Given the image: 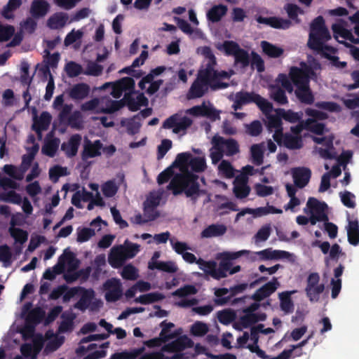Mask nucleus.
Returning a JSON list of instances; mask_svg holds the SVG:
<instances>
[{"mask_svg": "<svg viewBox=\"0 0 359 359\" xmlns=\"http://www.w3.org/2000/svg\"><path fill=\"white\" fill-rule=\"evenodd\" d=\"M170 180H171L167 186V189L172 191L175 196L184 192L187 197L191 198L194 202H196L201 195L205 194V191L200 189L198 176L192 172H187L174 175L172 168L168 167L158 175L157 182L158 184H163Z\"/></svg>", "mask_w": 359, "mask_h": 359, "instance_id": "1", "label": "nucleus"}, {"mask_svg": "<svg viewBox=\"0 0 359 359\" xmlns=\"http://www.w3.org/2000/svg\"><path fill=\"white\" fill-rule=\"evenodd\" d=\"M203 53L207 60V63L205 68L199 69L196 77L211 88V85L216 80V70L215 69L217 64L216 58L210 46H204Z\"/></svg>", "mask_w": 359, "mask_h": 359, "instance_id": "2", "label": "nucleus"}, {"mask_svg": "<svg viewBox=\"0 0 359 359\" xmlns=\"http://www.w3.org/2000/svg\"><path fill=\"white\" fill-rule=\"evenodd\" d=\"M331 39V35L325 27L321 16L316 18L311 24L309 41L307 45H323Z\"/></svg>", "mask_w": 359, "mask_h": 359, "instance_id": "3", "label": "nucleus"}, {"mask_svg": "<svg viewBox=\"0 0 359 359\" xmlns=\"http://www.w3.org/2000/svg\"><path fill=\"white\" fill-rule=\"evenodd\" d=\"M300 67H292L289 72L290 79L296 88L309 85L310 79L316 76L315 72L305 62H301Z\"/></svg>", "mask_w": 359, "mask_h": 359, "instance_id": "4", "label": "nucleus"}, {"mask_svg": "<svg viewBox=\"0 0 359 359\" xmlns=\"http://www.w3.org/2000/svg\"><path fill=\"white\" fill-rule=\"evenodd\" d=\"M307 207L310 210L311 216L309 222L311 225H316L318 222H327L329 217L326 213L327 205L325 202H320L318 199L311 197L309 198Z\"/></svg>", "mask_w": 359, "mask_h": 359, "instance_id": "5", "label": "nucleus"}, {"mask_svg": "<svg viewBox=\"0 0 359 359\" xmlns=\"http://www.w3.org/2000/svg\"><path fill=\"white\" fill-rule=\"evenodd\" d=\"M320 276L318 273H311L306 280L305 292L311 302H317L320 299V295L325 290L323 283L319 284Z\"/></svg>", "mask_w": 359, "mask_h": 359, "instance_id": "6", "label": "nucleus"}, {"mask_svg": "<svg viewBox=\"0 0 359 359\" xmlns=\"http://www.w3.org/2000/svg\"><path fill=\"white\" fill-rule=\"evenodd\" d=\"M354 29L357 37H355L350 30L345 29L341 25L334 24L332 25L335 39L339 43H344V45H349L348 43H359V25H355Z\"/></svg>", "mask_w": 359, "mask_h": 359, "instance_id": "7", "label": "nucleus"}, {"mask_svg": "<svg viewBox=\"0 0 359 359\" xmlns=\"http://www.w3.org/2000/svg\"><path fill=\"white\" fill-rule=\"evenodd\" d=\"M273 139L279 145H283L289 149H299L303 147L302 137L294 136L289 133H275Z\"/></svg>", "mask_w": 359, "mask_h": 359, "instance_id": "8", "label": "nucleus"}, {"mask_svg": "<svg viewBox=\"0 0 359 359\" xmlns=\"http://www.w3.org/2000/svg\"><path fill=\"white\" fill-rule=\"evenodd\" d=\"M107 290L105 299L109 302H115L122 296V289L120 281L116 278L109 279L104 283Z\"/></svg>", "mask_w": 359, "mask_h": 359, "instance_id": "9", "label": "nucleus"}, {"mask_svg": "<svg viewBox=\"0 0 359 359\" xmlns=\"http://www.w3.org/2000/svg\"><path fill=\"white\" fill-rule=\"evenodd\" d=\"M313 50L316 54L320 55L322 57L330 60L333 65L341 68L346 67V62H339V57L332 55L335 54L337 49L334 46H309Z\"/></svg>", "mask_w": 359, "mask_h": 359, "instance_id": "10", "label": "nucleus"}, {"mask_svg": "<svg viewBox=\"0 0 359 359\" xmlns=\"http://www.w3.org/2000/svg\"><path fill=\"white\" fill-rule=\"evenodd\" d=\"M279 285L280 283L278 280V278L273 277L271 281L266 283L260 288L257 290L251 296V299L255 302H260L275 292Z\"/></svg>", "mask_w": 359, "mask_h": 359, "instance_id": "11", "label": "nucleus"}, {"mask_svg": "<svg viewBox=\"0 0 359 359\" xmlns=\"http://www.w3.org/2000/svg\"><path fill=\"white\" fill-rule=\"evenodd\" d=\"M294 185L302 189L309 182L311 177V170L306 167H297L291 170Z\"/></svg>", "mask_w": 359, "mask_h": 359, "instance_id": "12", "label": "nucleus"}, {"mask_svg": "<svg viewBox=\"0 0 359 359\" xmlns=\"http://www.w3.org/2000/svg\"><path fill=\"white\" fill-rule=\"evenodd\" d=\"M214 142H217L218 144L224 151L226 156H233L240 152V147L238 142L233 138L225 139L219 135L213 137Z\"/></svg>", "mask_w": 359, "mask_h": 359, "instance_id": "13", "label": "nucleus"}, {"mask_svg": "<svg viewBox=\"0 0 359 359\" xmlns=\"http://www.w3.org/2000/svg\"><path fill=\"white\" fill-rule=\"evenodd\" d=\"M45 311L40 307H36L31 310L25 319L24 332L33 334L34 325L41 322L45 317Z\"/></svg>", "mask_w": 359, "mask_h": 359, "instance_id": "14", "label": "nucleus"}, {"mask_svg": "<svg viewBox=\"0 0 359 359\" xmlns=\"http://www.w3.org/2000/svg\"><path fill=\"white\" fill-rule=\"evenodd\" d=\"M193 346L194 341L188 337L183 336L165 344L162 347V351L167 353L181 352L186 348H191Z\"/></svg>", "mask_w": 359, "mask_h": 359, "instance_id": "15", "label": "nucleus"}, {"mask_svg": "<svg viewBox=\"0 0 359 359\" xmlns=\"http://www.w3.org/2000/svg\"><path fill=\"white\" fill-rule=\"evenodd\" d=\"M248 177L244 175L236 176L233 180V192L237 198H246L250 192V187L248 185Z\"/></svg>", "mask_w": 359, "mask_h": 359, "instance_id": "16", "label": "nucleus"}, {"mask_svg": "<svg viewBox=\"0 0 359 359\" xmlns=\"http://www.w3.org/2000/svg\"><path fill=\"white\" fill-rule=\"evenodd\" d=\"M219 49L224 48L226 53L234 56L236 63L241 64L243 68L250 65V56L248 53L240 48V46H217Z\"/></svg>", "mask_w": 359, "mask_h": 359, "instance_id": "17", "label": "nucleus"}, {"mask_svg": "<svg viewBox=\"0 0 359 359\" xmlns=\"http://www.w3.org/2000/svg\"><path fill=\"white\" fill-rule=\"evenodd\" d=\"M102 149V143L100 140L92 142L89 140L85 141L83 149L81 153L83 161H87L90 158L97 157L101 155L100 150Z\"/></svg>", "mask_w": 359, "mask_h": 359, "instance_id": "18", "label": "nucleus"}, {"mask_svg": "<svg viewBox=\"0 0 359 359\" xmlns=\"http://www.w3.org/2000/svg\"><path fill=\"white\" fill-rule=\"evenodd\" d=\"M123 102L130 111H137L141 106H147L149 101L142 93H140L136 99L131 93H126L123 97Z\"/></svg>", "mask_w": 359, "mask_h": 359, "instance_id": "19", "label": "nucleus"}, {"mask_svg": "<svg viewBox=\"0 0 359 359\" xmlns=\"http://www.w3.org/2000/svg\"><path fill=\"white\" fill-rule=\"evenodd\" d=\"M81 136L79 134L72 135L67 142H63L61 150L65 152L67 157L72 158L76 155L81 144Z\"/></svg>", "mask_w": 359, "mask_h": 359, "instance_id": "20", "label": "nucleus"}, {"mask_svg": "<svg viewBox=\"0 0 359 359\" xmlns=\"http://www.w3.org/2000/svg\"><path fill=\"white\" fill-rule=\"evenodd\" d=\"M257 94L252 92L249 93L247 91H240L236 93L234 102L232 105V108L237 111L241 109L243 105L248 104L249 103L255 102V97Z\"/></svg>", "mask_w": 359, "mask_h": 359, "instance_id": "21", "label": "nucleus"}, {"mask_svg": "<svg viewBox=\"0 0 359 359\" xmlns=\"http://www.w3.org/2000/svg\"><path fill=\"white\" fill-rule=\"evenodd\" d=\"M209 86L198 78H196L188 93V99H196L203 97L208 90Z\"/></svg>", "mask_w": 359, "mask_h": 359, "instance_id": "22", "label": "nucleus"}, {"mask_svg": "<svg viewBox=\"0 0 359 359\" xmlns=\"http://www.w3.org/2000/svg\"><path fill=\"white\" fill-rule=\"evenodd\" d=\"M90 86L85 83H79L74 85L68 91L70 98L74 100H82L89 95Z\"/></svg>", "mask_w": 359, "mask_h": 359, "instance_id": "23", "label": "nucleus"}, {"mask_svg": "<svg viewBox=\"0 0 359 359\" xmlns=\"http://www.w3.org/2000/svg\"><path fill=\"white\" fill-rule=\"evenodd\" d=\"M51 119L52 116L48 112L43 111L39 118L34 120L32 129L40 138L41 137L42 131L46 130L49 128Z\"/></svg>", "mask_w": 359, "mask_h": 359, "instance_id": "24", "label": "nucleus"}, {"mask_svg": "<svg viewBox=\"0 0 359 359\" xmlns=\"http://www.w3.org/2000/svg\"><path fill=\"white\" fill-rule=\"evenodd\" d=\"M79 292L81 293V297L74 305V307L81 311H85L90 306L92 299L94 298L95 292L92 289H86L82 287Z\"/></svg>", "mask_w": 359, "mask_h": 359, "instance_id": "25", "label": "nucleus"}, {"mask_svg": "<svg viewBox=\"0 0 359 359\" xmlns=\"http://www.w3.org/2000/svg\"><path fill=\"white\" fill-rule=\"evenodd\" d=\"M248 253L249 251L245 250L234 252H224L222 255L223 258L222 260L219 262V267L222 270L223 272L226 273L227 271H230L231 267L232 266L231 260L238 259L242 255H248Z\"/></svg>", "mask_w": 359, "mask_h": 359, "instance_id": "26", "label": "nucleus"}, {"mask_svg": "<svg viewBox=\"0 0 359 359\" xmlns=\"http://www.w3.org/2000/svg\"><path fill=\"white\" fill-rule=\"evenodd\" d=\"M126 260V258L120 246L111 248L108 256V262L113 268L118 269L122 266Z\"/></svg>", "mask_w": 359, "mask_h": 359, "instance_id": "27", "label": "nucleus"}, {"mask_svg": "<svg viewBox=\"0 0 359 359\" xmlns=\"http://www.w3.org/2000/svg\"><path fill=\"white\" fill-rule=\"evenodd\" d=\"M295 291H285L278 294L280 309L285 313L289 314L294 311V306L291 295Z\"/></svg>", "mask_w": 359, "mask_h": 359, "instance_id": "28", "label": "nucleus"}, {"mask_svg": "<svg viewBox=\"0 0 359 359\" xmlns=\"http://www.w3.org/2000/svg\"><path fill=\"white\" fill-rule=\"evenodd\" d=\"M295 95L301 103L312 104L314 103V95L309 85L298 86L295 90Z\"/></svg>", "mask_w": 359, "mask_h": 359, "instance_id": "29", "label": "nucleus"}, {"mask_svg": "<svg viewBox=\"0 0 359 359\" xmlns=\"http://www.w3.org/2000/svg\"><path fill=\"white\" fill-rule=\"evenodd\" d=\"M11 226L9 228L11 236L14 238L15 242L19 243L21 245L24 244L28 239L27 231L22 229L15 227L18 224L14 217L11 218Z\"/></svg>", "mask_w": 359, "mask_h": 359, "instance_id": "30", "label": "nucleus"}, {"mask_svg": "<svg viewBox=\"0 0 359 359\" xmlns=\"http://www.w3.org/2000/svg\"><path fill=\"white\" fill-rule=\"evenodd\" d=\"M259 23L265 24L276 29H287L290 26V21L277 18H257Z\"/></svg>", "mask_w": 359, "mask_h": 359, "instance_id": "31", "label": "nucleus"}, {"mask_svg": "<svg viewBox=\"0 0 359 359\" xmlns=\"http://www.w3.org/2000/svg\"><path fill=\"white\" fill-rule=\"evenodd\" d=\"M245 315L240 318V323L244 328H248L253 324L259 321H264L266 318V315L264 313H244Z\"/></svg>", "mask_w": 359, "mask_h": 359, "instance_id": "32", "label": "nucleus"}, {"mask_svg": "<svg viewBox=\"0 0 359 359\" xmlns=\"http://www.w3.org/2000/svg\"><path fill=\"white\" fill-rule=\"evenodd\" d=\"M50 4L44 0H34L32 3L30 11L35 18L43 17L47 14Z\"/></svg>", "mask_w": 359, "mask_h": 359, "instance_id": "33", "label": "nucleus"}, {"mask_svg": "<svg viewBox=\"0 0 359 359\" xmlns=\"http://www.w3.org/2000/svg\"><path fill=\"white\" fill-rule=\"evenodd\" d=\"M226 227L224 224H212L205 228L201 233L202 238L217 237L224 235Z\"/></svg>", "mask_w": 359, "mask_h": 359, "instance_id": "34", "label": "nucleus"}, {"mask_svg": "<svg viewBox=\"0 0 359 359\" xmlns=\"http://www.w3.org/2000/svg\"><path fill=\"white\" fill-rule=\"evenodd\" d=\"M348 241L356 246L359 243V224L357 219L348 221L347 226Z\"/></svg>", "mask_w": 359, "mask_h": 359, "instance_id": "35", "label": "nucleus"}, {"mask_svg": "<svg viewBox=\"0 0 359 359\" xmlns=\"http://www.w3.org/2000/svg\"><path fill=\"white\" fill-rule=\"evenodd\" d=\"M248 285H249L248 283H241V284L236 285L233 287H231L229 288L230 289V294L226 297H224L223 298L215 299V303L217 305H219V306H223V305L226 304L231 299V298L245 291L248 288Z\"/></svg>", "mask_w": 359, "mask_h": 359, "instance_id": "36", "label": "nucleus"}, {"mask_svg": "<svg viewBox=\"0 0 359 359\" xmlns=\"http://www.w3.org/2000/svg\"><path fill=\"white\" fill-rule=\"evenodd\" d=\"M227 12V7L224 5H216L212 6L207 12V18L212 22H219Z\"/></svg>", "mask_w": 359, "mask_h": 359, "instance_id": "37", "label": "nucleus"}, {"mask_svg": "<svg viewBox=\"0 0 359 359\" xmlns=\"http://www.w3.org/2000/svg\"><path fill=\"white\" fill-rule=\"evenodd\" d=\"M60 143V140L58 137H53L46 140L41 148L42 153L49 157H54L58 149Z\"/></svg>", "mask_w": 359, "mask_h": 359, "instance_id": "38", "label": "nucleus"}, {"mask_svg": "<svg viewBox=\"0 0 359 359\" xmlns=\"http://www.w3.org/2000/svg\"><path fill=\"white\" fill-rule=\"evenodd\" d=\"M277 113L283 119L291 123L300 121L303 117L302 111L295 112L292 109H279Z\"/></svg>", "mask_w": 359, "mask_h": 359, "instance_id": "39", "label": "nucleus"}, {"mask_svg": "<svg viewBox=\"0 0 359 359\" xmlns=\"http://www.w3.org/2000/svg\"><path fill=\"white\" fill-rule=\"evenodd\" d=\"M145 351L144 346L137 348H133L130 351H125L121 353H115L112 355V359H135L138 356L143 355Z\"/></svg>", "mask_w": 359, "mask_h": 359, "instance_id": "40", "label": "nucleus"}, {"mask_svg": "<svg viewBox=\"0 0 359 359\" xmlns=\"http://www.w3.org/2000/svg\"><path fill=\"white\" fill-rule=\"evenodd\" d=\"M165 296L163 294L156 292L140 295L135 299V302L147 305L163 300Z\"/></svg>", "mask_w": 359, "mask_h": 359, "instance_id": "41", "label": "nucleus"}, {"mask_svg": "<svg viewBox=\"0 0 359 359\" xmlns=\"http://www.w3.org/2000/svg\"><path fill=\"white\" fill-rule=\"evenodd\" d=\"M218 174L226 179H231L235 176L236 170L231 163L226 161L222 160L217 168Z\"/></svg>", "mask_w": 359, "mask_h": 359, "instance_id": "42", "label": "nucleus"}, {"mask_svg": "<svg viewBox=\"0 0 359 359\" xmlns=\"http://www.w3.org/2000/svg\"><path fill=\"white\" fill-rule=\"evenodd\" d=\"M68 20L66 14L60 13L51 16L48 21V25L51 29H60L63 27Z\"/></svg>", "mask_w": 359, "mask_h": 359, "instance_id": "43", "label": "nucleus"}, {"mask_svg": "<svg viewBox=\"0 0 359 359\" xmlns=\"http://www.w3.org/2000/svg\"><path fill=\"white\" fill-rule=\"evenodd\" d=\"M211 143L212 147L210 149V157L213 165L217 164L220 161H222L224 157V151L221 148L219 144L217 142H214L213 138L212 139Z\"/></svg>", "mask_w": 359, "mask_h": 359, "instance_id": "44", "label": "nucleus"}, {"mask_svg": "<svg viewBox=\"0 0 359 359\" xmlns=\"http://www.w3.org/2000/svg\"><path fill=\"white\" fill-rule=\"evenodd\" d=\"M121 248L126 259L134 257L140 251V245L136 243L129 242L128 240L125 242V245H119Z\"/></svg>", "mask_w": 359, "mask_h": 359, "instance_id": "45", "label": "nucleus"}, {"mask_svg": "<svg viewBox=\"0 0 359 359\" xmlns=\"http://www.w3.org/2000/svg\"><path fill=\"white\" fill-rule=\"evenodd\" d=\"M124 106L123 98L120 100H108L106 103V108H102L100 110L105 114H111L120 110Z\"/></svg>", "mask_w": 359, "mask_h": 359, "instance_id": "46", "label": "nucleus"}, {"mask_svg": "<svg viewBox=\"0 0 359 359\" xmlns=\"http://www.w3.org/2000/svg\"><path fill=\"white\" fill-rule=\"evenodd\" d=\"M103 195L107 198L114 196L118 190V186L116 185L114 180H108L104 182L102 187Z\"/></svg>", "mask_w": 359, "mask_h": 359, "instance_id": "47", "label": "nucleus"}, {"mask_svg": "<svg viewBox=\"0 0 359 359\" xmlns=\"http://www.w3.org/2000/svg\"><path fill=\"white\" fill-rule=\"evenodd\" d=\"M21 4V0H9L3 8L2 15L6 19L12 18L13 16L12 12L19 8Z\"/></svg>", "mask_w": 359, "mask_h": 359, "instance_id": "48", "label": "nucleus"}, {"mask_svg": "<svg viewBox=\"0 0 359 359\" xmlns=\"http://www.w3.org/2000/svg\"><path fill=\"white\" fill-rule=\"evenodd\" d=\"M252 162L256 165H261L263 163L264 152L260 145L253 144L250 148Z\"/></svg>", "mask_w": 359, "mask_h": 359, "instance_id": "49", "label": "nucleus"}, {"mask_svg": "<svg viewBox=\"0 0 359 359\" xmlns=\"http://www.w3.org/2000/svg\"><path fill=\"white\" fill-rule=\"evenodd\" d=\"M48 174L50 180L56 183L60 177L67 175V168L57 165L50 168Z\"/></svg>", "mask_w": 359, "mask_h": 359, "instance_id": "50", "label": "nucleus"}, {"mask_svg": "<svg viewBox=\"0 0 359 359\" xmlns=\"http://www.w3.org/2000/svg\"><path fill=\"white\" fill-rule=\"evenodd\" d=\"M121 276L126 280H135L138 278V271L133 265L129 264L123 268Z\"/></svg>", "mask_w": 359, "mask_h": 359, "instance_id": "51", "label": "nucleus"}, {"mask_svg": "<svg viewBox=\"0 0 359 359\" xmlns=\"http://www.w3.org/2000/svg\"><path fill=\"white\" fill-rule=\"evenodd\" d=\"M191 170L196 172H203L206 168V162L204 157H192L189 162Z\"/></svg>", "mask_w": 359, "mask_h": 359, "instance_id": "52", "label": "nucleus"}, {"mask_svg": "<svg viewBox=\"0 0 359 359\" xmlns=\"http://www.w3.org/2000/svg\"><path fill=\"white\" fill-rule=\"evenodd\" d=\"M315 107L330 112H339L341 110V106L334 102H317Z\"/></svg>", "mask_w": 359, "mask_h": 359, "instance_id": "53", "label": "nucleus"}, {"mask_svg": "<svg viewBox=\"0 0 359 359\" xmlns=\"http://www.w3.org/2000/svg\"><path fill=\"white\" fill-rule=\"evenodd\" d=\"M250 64L252 68H256L258 72H263L265 69L264 62L262 57L257 53L252 51L251 53V59Z\"/></svg>", "mask_w": 359, "mask_h": 359, "instance_id": "54", "label": "nucleus"}, {"mask_svg": "<svg viewBox=\"0 0 359 359\" xmlns=\"http://www.w3.org/2000/svg\"><path fill=\"white\" fill-rule=\"evenodd\" d=\"M236 314L231 310H223L217 313V318L223 325H228L234 320Z\"/></svg>", "mask_w": 359, "mask_h": 359, "instance_id": "55", "label": "nucleus"}, {"mask_svg": "<svg viewBox=\"0 0 359 359\" xmlns=\"http://www.w3.org/2000/svg\"><path fill=\"white\" fill-rule=\"evenodd\" d=\"M339 196L341 203L344 206L348 208H354L355 207V202L354 201L355 196L353 194L348 191H344V192H340Z\"/></svg>", "mask_w": 359, "mask_h": 359, "instance_id": "56", "label": "nucleus"}, {"mask_svg": "<svg viewBox=\"0 0 359 359\" xmlns=\"http://www.w3.org/2000/svg\"><path fill=\"white\" fill-rule=\"evenodd\" d=\"M208 332V327L207 324L201 321H197L194 323L191 328V332L193 335L197 337H202L206 334Z\"/></svg>", "mask_w": 359, "mask_h": 359, "instance_id": "57", "label": "nucleus"}, {"mask_svg": "<svg viewBox=\"0 0 359 359\" xmlns=\"http://www.w3.org/2000/svg\"><path fill=\"white\" fill-rule=\"evenodd\" d=\"M65 70L69 77L78 76L82 72V67L75 62H69L66 65Z\"/></svg>", "mask_w": 359, "mask_h": 359, "instance_id": "58", "label": "nucleus"}, {"mask_svg": "<svg viewBox=\"0 0 359 359\" xmlns=\"http://www.w3.org/2000/svg\"><path fill=\"white\" fill-rule=\"evenodd\" d=\"M192 123V121L187 116H180L177 121L175 127L172 130L174 133H179L187 130Z\"/></svg>", "mask_w": 359, "mask_h": 359, "instance_id": "59", "label": "nucleus"}, {"mask_svg": "<svg viewBox=\"0 0 359 359\" xmlns=\"http://www.w3.org/2000/svg\"><path fill=\"white\" fill-rule=\"evenodd\" d=\"M282 117H280L278 114L276 115H271L268 117V126L269 128H273L276 130V133H280L283 131L282 127Z\"/></svg>", "mask_w": 359, "mask_h": 359, "instance_id": "60", "label": "nucleus"}, {"mask_svg": "<svg viewBox=\"0 0 359 359\" xmlns=\"http://www.w3.org/2000/svg\"><path fill=\"white\" fill-rule=\"evenodd\" d=\"M305 114L306 116L311 117V118L316 121H323L328 118V114L326 112L314 109L312 108H306L305 109Z\"/></svg>", "mask_w": 359, "mask_h": 359, "instance_id": "61", "label": "nucleus"}, {"mask_svg": "<svg viewBox=\"0 0 359 359\" xmlns=\"http://www.w3.org/2000/svg\"><path fill=\"white\" fill-rule=\"evenodd\" d=\"M197 290L194 285H187L180 287L172 292V296L184 297L189 294H195Z\"/></svg>", "mask_w": 359, "mask_h": 359, "instance_id": "62", "label": "nucleus"}, {"mask_svg": "<svg viewBox=\"0 0 359 359\" xmlns=\"http://www.w3.org/2000/svg\"><path fill=\"white\" fill-rule=\"evenodd\" d=\"M15 29L11 25H4L0 23V42L8 41L14 34Z\"/></svg>", "mask_w": 359, "mask_h": 359, "instance_id": "63", "label": "nucleus"}, {"mask_svg": "<svg viewBox=\"0 0 359 359\" xmlns=\"http://www.w3.org/2000/svg\"><path fill=\"white\" fill-rule=\"evenodd\" d=\"M258 107L260 109V110L264 113H269L270 112L272 109L273 106L271 102H269L267 100L262 97L261 95L257 94V96L255 97V102Z\"/></svg>", "mask_w": 359, "mask_h": 359, "instance_id": "64", "label": "nucleus"}]
</instances>
